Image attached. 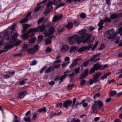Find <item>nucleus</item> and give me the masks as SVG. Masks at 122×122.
<instances>
[{
    "label": "nucleus",
    "mask_w": 122,
    "mask_h": 122,
    "mask_svg": "<svg viewBox=\"0 0 122 122\" xmlns=\"http://www.w3.org/2000/svg\"><path fill=\"white\" fill-rule=\"evenodd\" d=\"M107 66L108 65H107L102 66L101 64H98V63L95 64L94 65L93 67L90 69L89 74H91L93 73L95 71H97L98 69L101 70H103L106 68Z\"/></svg>",
    "instance_id": "nucleus-1"
},
{
    "label": "nucleus",
    "mask_w": 122,
    "mask_h": 122,
    "mask_svg": "<svg viewBox=\"0 0 122 122\" xmlns=\"http://www.w3.org/2000/svg\"><path fill=\"white\" fill-rule=\"evenodd\" d=\"M116 34L114 29H112L106 31L105 33L104 36H105L108 37L107 39H110L112 38H114L116 36Z\"/></svg>",
    "instance_id": "nucleus-2"
},
{
    "label": "nucleus",
    "mask_w": 122,
    "mask_h": 122,
    "mask_svg": "<svg viewBox=\"0 0 122 122\" xmlns=\"http://www.w3.org/2000/svg\"><path fill=\"white\" fill-rule=\"evenodd\" d=\"M55 31V28L53 27H51L49 29L48 32L47 30H46L44 31V33L45 36L48 37L52 35Z\"/></svg>",
    "instance_id": "nucleus-3"
},
{
    "label": "nucleus",
    "mask_w": 122,
    "mask_h": 122,
    "mask_svg": "<svg viewBox=\"0 0 122 122\" xmlns=\"http://www.w3.org/2000/svg\"><path fill=\"white\" fill-rule=\"evenodd\" d=\"M92 35L90 34L86 37L85 39L83 40V43H89L93 42L95 39L94 37H91Z\"/></svg>",
    "instance_id": "nucleus-4"
},
{
    "label": "nucleus",
    "mask_w": 122,
    "mask_h": 122,
    "mask_svg": "<svg viewBox=\"0 0 122 122\" xmlns=\"http://www.w3.org/2000/svg\"><path fill=\"white\" fill-rule=\"evenodd\" d=\"M74 38L76 40V43L78 44H79L83 41L84 37L83 36H79L77 35H74Z\"/></svg>",
    "instance_id": "nucleus-5"
},
{
    "label": "nucleus",
    "mask_w": 122,
    "mask_h": 122,
    "mask_svg": "<svg viewBox=\"0 0 122 122\" xmlns=\"http://www.w3.org/2000/svg\"><path fill=\"white\" fill-rule=\"evenodd\" d=\"M92 46V45L91 44L88 46H84L78 49L77 50V51L78 52H81L85 50H89L91 47Z\"/></svg>",
    "instance_id": "nucleus-6"
},
{
    "label": "nucleus",
    "mask_w": 122,
    "mask_h": 122,
    "mask_svg": "<svg viewBox=\"0 0 122 122\" xmlns=\"http://www.w3.org/2000/svg\"><path fill=\"white\" fill-rule=\"evenodd\" d=\"M72 103V102L71 100H67L63 103V105L64 107L67 108L68 107L71 105Z\"/></svg>",
    "instance_id": "nucleus-7"
},
{
    "label": "nucleus",
    "mask_w": 122,
    "mask_h": 122,
    "mask_svg": "<svg viewBox=\"0 0 122 122\" xmlns=\"http://www.w3.org/2000/svg\"><path fill=\"white\" fill-rule=\"evenodd\" d=\"M62 17L63 15L62 14L58 15H56L54 16L52 20V21L54 22H55L57 21L61 20L62 18Z\"/></svg>",
    "instance_id": "nucleus-8"
},
{
    "label": "nucleus",
    "mask_w": 122,
    "mask_h": 122,
    "mask_svg": "<svg viewBox=\"0 0 122 122\" xmlns=\"http://www.w3.org/2000/svg\"><path fill=\"white\" fill-rule=\"evenodd\" d=\"M74 35L71 36L68 39V41L71 45H72L76 43V42L74 38Z\"/></svg>",
    "instance_id": "nucleus-9"
},
{
    "label": "nucleus",
    "mask_w": 122,
    "mask_h": 122,
    "mask_svg": "<svg viewBox=\"0 0 122 122\" xmlns=\"http://www.w3.org/2000/svg\"><path fill=\"white\" fill-rule=\"evenodd\" d=\"M4 37L6 39L10 40V41L13 39L12 36L11 32L8 34L5 33L4 34Z\"/></svg>",
    "instance_id": "nucleus-10"
},
{
    "label": "nucleus",
    "mask_w": 122,
    "mask_h": 122,
    "mask_svg": "<svg viewBox=\"0 0 122 122\" xmlns=\"http://www.w3.org/2000/svg\"><path fill=\"white\" fill-rule=\"evenodd\" d=\"M37 27L38 30H39L41 32H42L44 31L46 28L44 23L42 24L40 26L38 25Z\"/></svg>",
    "instance_id": "nucleus-11"
},
{
    "label": "nucleus",
    "mask_w": 122,
    "mask_h": 122,
    "mask_svg": "<svg viewBox=\"0 0 122 122\" xmlns=\"http://www.w3.org/2000/svg\"><path fill=\"white\" fill-rule=\"evenodd\" d=\"M52 1H50L48 2L47 4V10H49L51 11L53 8V7L52 6V5L53 4Z\"/></svg>",
    "instance_id": "nucleus-12"
},
{
    "label": "nucleus",
    "mask_w": 122,
    "mask_h": 122,
    "mask_svg": "<svg viewBox=\"0 0 122 122\" xmlns=\"http://www.w3.org/2000/svg\"><path fill=\"white\" fill-rule=\"evenodd\" d=\"M86 30L84 29L79 31L78 33L81 35V36H83L85 37V36L87 35V34L86 33ZM87 34L88 35V34Z\"/></svg>",
    "instance_id": "nucleus-13"
},
{
    "label": "nucleus",
    "mask_w": 122,
    "mask_h": 122,
    "mask_svg": "<svg viewBox=\"0 0 122 122\" xmlns=\"http://www.w3.org/2000/svg\"><path fill=\"white\" fill-rule=\"evenodd\" d=\"M27 92L25 91H23L19 92L18 94V97L19 98H23L26 93Z\"/></svg>",
    "instance_id": "nucleus-14"
},
{
    "label": "nucleus",
    "mask_w": 122,
    "mask_h": 122,
    "mask_svg": "<svg viewBox=\"0 0 122 122\" xmlns=\"http://www.w3.org/2000/svg\"><path fill=\"white\" fill-rule=\"evenodd\" d=\"M53 37H55V36H51L46 38L45 40V41L46 42L45 45H46L49 44H51V39Z\"/></svg>",
    "instance_id": "nucleus-15"
},
{
    "label": "nucleus",
    "mask_w": 122,
    "mask_h": 122,
    "mask_svg": "<svg viewBox=\"0 0 122 122\" xmlns=\"http://www.w3.org/2000/svg\"><path fill=\"white\" fill-rule=\"evenodd\" d=\"M98 105L97 104L95 101L94 102V104L91 107V109L93 111H96L98 108Z\"/></svg>",
    "instance_id": "nucleus-16"
},
{
    "label": "nucleus",
    "mask_w": 122,
    "mask_h": 122,
    "mask_svg": "<svg viewBox=\"0 0 122 122\" xmlns=\"http://www.w3.org/2000/svg\"><path fill=\"white\" fill-rule=\"evenodd\" d=\"M19 34L18 33L16 32L14 33L12 36L13 39L11 41H9V43H14L16 40V38L18 36Z\"/></svg>",
    "instance_id": "nucleus-17"
},
{
    "label": "nucleus",
    "mask_w": 122,
    "mask_h": 122,
    "mask_svg": "<svg viewBox=\"0 0 122 122\" xmlns=\"http://www.w3.org/2000/svg\"><path fill=\"white\" fill-rule=\"evenodd\" d=\"M104 22L103 20H100L98 24V25L99 27L98 28V30H102L104 27V26H102L104 24Z\"/></svg>",
    "instance_id": "nucleus-18"
},
{
    "label": "nucleus",
    "mask_w": 122,
    "mask_h": 122,
    "mask_svg": "<svg viewBox=\"0 0 122 122\" xmlns=\"http://www.w3.org/2000/svg\"><path fill=\"white\" fill-rule=\"evenodd\" d=\"M14 46L13 44H6L4 46V48L5 49V50H8V49L12 48Z\"/></svg>",
    "instance_id": "nucleus-19"
},
{
    "label": "nucleus",
    "mask_w": 122,
    "mask_h": 122,
    "mask_svg": "<svg viewBox=\"0 0 122 122\" xmlns=\"http://www.w3.org/2000/svg\"><path fill=\"white\" fill-rule=\"evenodd\" d=\"M69 48L68 46L64 45L61 49V51L62 52H66L67 51Z\"/></svg>",
    "instance_id": "nucleus-20"
},
{
    "label": "nucleus",
    "mask_w": 122,
    "mask_h": 122,
    "mask_svg": "<svg viewBox=\"0 0 122 122\" xmlns=\"http://www.w3.org/2000/svg\"><path fill=\"white\" fill-rule=\"evenodd\" d=\"M42 6H42V5H41V4L39 3H38L37 6L35 8L34 10V12L36 13L38 11Z\"/></svg>",
    "instance_id": "nucleus-21"
},
{
    "label": "nucleus",
    "mask_w": 122,
    "mask_h": 122,
    "mask_svg": "<svg viewBox=\"0 0 122 122\" xmlns=\"http://www.w3.org/2000/svg\"><path fill=\"white\" fill-rule=\"evenodd\" d=\"M73 24L72 23L70 22L68 23L65 26L68 30H70L73 27Z\"/></svg>",
    "instance_id": "nucleus-22"
},
{
    "label": "nucleus",
    "mask_w": 122,
    "mask_h": 122,
    "mask_svg": "<svg viewBox=\"0 0 122 122\" xmlns=\"http://www.w3.org/2000/svg\"><path fill=\"white\" fill-rule=\"evenodd\" d=\"M95 101L97 104L98 105L99 109H100L103 106V104L102 101Z\"/></svg>",
    "instance_id": "nucleus-23"
},
{
    "label": "nucleus",
    "mask_w": 122,
    "mask_h": 122,
    "mask_svg": "<svg viewBox=\"0 0 122 122\" xmlns=\"http://www.w3.org/2000/svg\"><path fill=\"white\" fill-rule=\"evenodd\" d=\"M54 70V68L52 66H50L45 71L46 73H48Z\"/></svg>",
    "instance_id": "nucleus-24"
},
{
    "label": "nucleus",
    "mask_w": 122,
    "mask_h": 122,
    "mask_svg": "<svg viewBox=\"0 0 122 122\" xmlns=\"http://www.w3.org/2000/svg\"><path fill=\"white\" fill-rule=\"evenodd\" d=\"M38 31V27L36 28H34L33 29L32 28H30L29 29L28 31V32L29 33H31V32H36Z\"/></svg>",
    "instance_id": "nucleus-25"
},
{
    "label": "nucleus",
    "mask_w": 122,
    "mask_h": 122,
    "mask_svg": "<svg viewBox=\"0 0 122 122\" xmlns=\"http://www.w3.org/2000/svg\"><path fill=\"white\" fill-rule=\"evenodd\" d=\"M76 98H74L73 100V103L72 105V107H73L74 106H75V107H76L78 104H79V102H76L75 105V104L76 102Z\"/></svg>",
    "instance_id": "nucleus-26"
},
{
    "label": "nucleus",
    "mask_w": 122,
    "mask_h": 122,
    "mask_svg": "<svg viewBox=\"0 0 122 122\" xmlns=\"http://www.w3.org/2000/svg\"><path fill=\"white\" fill-rule=\"evenodd\" d=\"M36 40V37H33L32 38L29 40V43L31 45L33 44L35 42Z\"/></svg>",
    "instance_id": "nucleus-27"
},
{
    "label": "nucleus",
    "mask_w": 122,
    "mask_h": 122,
    "mask_svg": "<svg viewBox=\"0 0 122 122\" xmlns=\"http://www.w3.org/2000/svg\"><path fill=\"white\" fill-rule=\"evenodd\" d=\"M111 73L110 72H109L107 73H105L100 78L101 80H104L105 78H107V76L109 75Z\"/></svg>",
    "instance_id": "nucleus-28"
},
{
    "label": "nucleus",
    "mask_w": 122,
    "mask_h": 122,
    "mask_svg": "<svg viewBox=\"0 0 122 122\" xmlns=\"http://www.w3.org/2000/svg\"><path fill=\"white\" fill-rule=\"evenodd\" d=\"M29 33V32H28V31L26 34L22 35L21 36V37L23 39L25 40L26 39L28 38L29 36V35H28Z\"/></svg>",
    "instance_id": "nucleus-29"
},
{
    "label": "nucleus",
    "mask_w": 122,
    "mask_h": 122,
    "mask_svg": "<svg viewBox=\"0 0 122 122\" xmlns=\"http://www.w3.org/2000/svg\"><path fill=\"white\" fill-rule=\"evenodd\" d=\"M74 84H68L66 88L67 90H69L71 89L74 86Z\"/></svg>",
    "instance_id": "nucleus-30"
},
{
    "label": "nucleus",
    "mask_w": 122,
    "mask_h": 122,
    "mask_svg": "<svg viewBox=\"0 0 122 122\" xmlns=\"http://www.w3.org/2000/svg\"><path fill=\"white\" fill-rule=\"evenodd\" d=\"M118 16V15L117 14H114L110 15V17L111 19H113L116 18Z\"/></svg>",
    "instance_id": "nucleus-31"
},
{
    "label": "nucleus",
    "mask_w": 122,
    "mask_h": 122,
    "mask_svg": "<svg viewBox=\"0 0 122 122\" xmlns=\"http://www.w3.org/2000/svg\"><path fill=\"white\" fill-rule=\"evenodd\" d=\"M28 20V18H26L25 17V18L24 19H22L20 21L19 23L21 24L24 23L27 21Z\"/></svg>",
    "instance_id": "nucleus-32"
},
{
    "label": "nucleus",
    "mask_w": 122,
    "mask_h": 122,
    "mask_svg": "<svg viewBox=\"0 0 122 122\" xmlns=\"http://www.w3.org/2000/svg\"><path fill=\"white\" fill-rule=\"evenodd\" d=\"M28 53H29L34 54L35 53V50L32 48L28 49L27 50Z\"/></svg>",
    "instance_id": "nucleus-33"
},
{
    "label": "nucleus",
    "mask_w": 122,
    "mask_h": 122,
    "mask_svg": "<svg viewBox=\"0 0 122 122\" xmlns=\"http://www.w3.org/2000/svg\"><path fill=\"white\" fill-rule=\"evenodd\" d=\"M77 47H76L72 46L70 48V52L71 53L72 52L75 51L77 49Z\"/></svg>",
    "instance_id": "nucleus-34"
},
{
    "label": "nucleus",
    "mask_w": 122,
    "mask_h": 122,
    "mask_svg": "<svg viewBox=\"0 0 122 122\" xmlns=\"http://www.w3.org/2000/svg\"><path fill=\"white\" fill-rule=\"evenodd\" d=\"M44 37L42 35H39L38 37V41L39 42H41L44 38Z\"/></svg>",
    "instance_id": "nucleus-35"
},
{
    "label": "nucleus",
    "mask_w": 122,
    "mask_h": 122,
    "mask_svg": "<svg viewBox=\"0 0 122 122\" xmlns=\"http://www.w3.org/2000/svg\"><path fill=\"white\" fill-rule=\"evenodd\" d=\"M116 92L115 91H112L110 93V97H111L113 96L116 95Z\"/></svg>",
    "instance_id": "nucleus-36"
},
{
    "label": "nucleus",
    "mask_w": 122,
    "mask_h": 122,
    "mask_svg": "<svg viewBox=\"0 0 122 122\" xmlns=\"http://www.w3.org/2000/svg\"><path fill=\"white\" fill-rule=\"evenodd\" d=\"M53 2L55 5H58L61 2V0H54Z\"/></svg>",
    "instance_id": "nucleus-37"
},
{
    "label": "nucleus",
    "mask_w": 122,
    "mask_h": 122,
    "mask_svg": "<svg viewBox=\"0 0 122 122\" xmlns=\"http://www.w3.org/2000/svg\"><path fill=\"white\" fill-rule=\"evenodd\" d=\"M79 16L82 19H85L86 17V14L84 13H82L80 14Z\"/></svg>",
    "instance_id": "nucleus-38"
},
{
    "label": "nucleus",
    "mask_w": 122,
    "mask_h": 122,
    "mask_svg": "<svg viewBox=\"0 0 122 122\" xmlns=\"http://www.w3.org/2000/svg\"><path fill=\"white\" fill-rule=\"evenodd\" d=\"M89 60H87V61L84 62L83 63V66L84 67H86L89 64Z\"/></svg>",
    "instance_id": "nucleus-39"
},
{
    "label": "nucleus",
    "mask_w": 122,
    "mask_h": 122,
    "mask_svg": "<svg viewBox=\"0 0 122 122\" xmlns=\"http://www.w3.org/2000/svg\"><path fill=\"white\" fill-rule=\"evenodd\" d=\"M102 73L100 72H98L97 73L94 75V77L98 78L101 75Z\"/></svg>",
    "instance_id": "nucleus-40"
},
{
    "label": "nucleus",
    "mask_w": 122,
    "mask_h": 122,
    "mask_svg": "<svg viewBox=\"0 0 122 122\" xmlns=\"http://www.w3.org/2000/svg\"><path fill=\"white\" fill-rule=\"evenodd\" d=\"M24 120L26 122H31L30 117H24Z\"/></svg>",
    "instance_id": "nucleus-41"
},
{
    "label": "nucleus",
    "mask_w": 122,
    "mask_h": 122,
    "mask_svg": "<svg viewBox=\"0 0 122 122\" xmlns=\"http://www.w3.org/2000/svg\"><path fill=\"white\" fill-rule=\"evenodd\" d=\"M103 20L104 22H111V20L108 17H105L104 19Z\"/></svg>",
    "instance_id": "nucleus-42"
},
{
    "label": "nucleus",
    "mask_w": 122,
    "mask_h": 122,
    "mask_svg": "<svg viewBox=\"0 0 122 122\" xmlns=\"http://www.w3.org/2000/svg\"><path fill=\"white\" fill-rule=\"evenodd\" d=\"M52 49L50 47H48L45 50V51L47 53L50 52L52 50Z\"/></svg>",
    "instance_id": "nucleus-43"
},
{
    "label": "nucleus",
    "mask_w": 122,
    "mask_h": 122,
    "mask_svg": "<svg viewBox=\"0 0 122 122\" xmlns=\"http://www.w3.org/2000/svg\"><path fill=\"white\" fill-rule=\"evenodd\" d=\"M86 76L83 73L81 74L79 77V79H83L85 78Z\"/></svg>",
    "instance_id": "nucleus-44"
},
{
    "label": "nucleus",
    "mask_w": 122,
    "mask_h": 122,
    "mask_svg": "<svg viewBox=\"0 0 122 122\" xmlns=\"http://www.w3.org/2000/svg\"><path fill=\"white\" fill-rule=\"evenodd\" d=\"M70 72V71L68 70H66L64 73V75H65L66 77V76L68 77L69 75V74H68V73H69Z\"/></svg>",
    "instance_id": "nucleus-45"
},
{
    "label": "nucleus",
    "mask_w": 122,
    "mask_h": 122,
    "mask_svg": "<svg viewBox=\"0 0 122 122\" xmlns=\"http://www.w3.org/2000/svg\"><path fill=\"white\" fill-rule=\"evenodd\" d=\"M66 77L64 75L61 76L59 79V80L61 81H60L59 82V83H60L61 82H62L63 80L64 79L66 78Z\"/></svg>",
    "instance_id": "nucleus-46"
},
{
    "label": "nucleus",
    "mask_w": 122,
    "mask_h": 122,
    "mask_svg": "<svg viewBox=\"0 0 122 122\" xmlns=\"http://www.w3.org/2000/svg\"><path fill=\"white\" fill-rule=\"evenodd\" d=\"M44 17H43L40 18L38 21L37 23L38 24L41 23L42 21H43L44 19Z\"/></svg>",
    "instance_id": "nucleus-47"
},
{
    "label": "nucleus",
    "mask_w": 122,
    "mask_h": 122,
    "mask_svg": "<svg viewBox=\"0 0 122 122\" xmlns=\"http://www.w3.org/2000/svg\"><path fill=\"white\" fill-rule=\"evenodd\" d=\"M105 46L104 44H101L99 48H98V50H101L103 48H104Z\"/></svg>",
    "instance_id": "nucleus-48"
},
{
    "label": "nucleus",
    "mask_w": 122,
    "mask_h": 122,
    "mask_svg": "<svg viewBox=\"0 0 122 122\" xmlns=\"http://www.w3.org/2000/svg\"><path fill=\"white\" fill-rule=\"evenodd\" d=\"M37 61L36 60H34L32 61L30 63V66H33L36 65L37 63Z\"/></svg>",
    "instance_id": "nucleus-49"
},
{
    "label": "nucleus",
    "mask_w": 122,
    "mask_h": 122,
    "mask_svg": "<svg viewBox=\"0 0 122 122\" xmlns=\"http://www.w3.org/2000/svg\"><path fill=\"white\" fill-rule=\"evenodd\" d=\"M38 110L40 112H41L42 111L45 112L46 111V108L45 107H44L43 108L39 109Z\"/></svg>",
    "instance_id": "nucleus-50"
},
{
    "label": "nucleus",
    "mask_w": 122,
    "mask_h": 122,
    "mask_svg": "<svg viewBox=\"0 0 122 122\" xmlns=\"http://www.w3.org/2000/svg\"><path fill=\"white\" fill-rule=\"evenodd\" d=\"M28 80L27 79H25L21 81L20 82V83L19 84H24L26 83L27 82H26Z\"/></svg>",
    "instance_id": "nucleus-51"
},
{
    "label": "nucleus",
    "mask_w": 122,
    "mask_h": 122,
    "mask_svg": "<svg viewBox=\"0 0 122 122\" xmlns=\"http://www.w3.org/2000/svg\"><path fill=\"white\" fill-rule=\"evenodd\" d=\"M93 83H96V82L99 81V80L98 78H96L94 76L93 79Z\"/></svg>",
    "instance_id": "nucleus-52"
},
{
    "label": "nucleus",
    "mask_w": 122,
    "mask_h": 122,
    "mask_svg": "<svg viewBox=\"0 0 122 122\" xmlns=\"http://www.w3.org/2000/svg\"><path fill=\"white\" fill-rule=\"evenodd\" d=\"M16 24H14V25H12V26L11 27L10 29H11V30H12V31L11 32L13 31H15V26H16Z\"/></svg>",
    "instance_id": "nucleus-53"
},
{
    "label": "nucleus",
    "mask_w": 122,
    "mask_h": 122,
    "mask_svg": "<svg viewBox=\"0 0 122 122\" xmlns=\"http://www.w3.org/2000/svg\"><path fill=\"white\" fill-rule=\"evenodd\" d=\"M21 41L20 40H19L14 43V46H17L20 44L21 43Z\"/></svg>",
    "instance_id": "nucleus-54"
},
{
    "label": "nucleus",
    "mask_w": 122,
    "mask_h": 122,
    "mask_svg": "<svg viewBox=\"0 0 122 122\" xmlns=\"http://www.w3.org/2000/svg\"><path fill=\"white\" fill-rule=\"evenodd\" d=\"M23 28H25L26 29H27V28L29 27L30 26V25L25 24L24 25H23Z\"/></svg>",
    "instance_id": "nucleus-55"
},
{
    "label": "nucleus",
    "mask_w": 122,
    "mask_h": 122,
    "mask_svg": "<svg viewBox=\"0 0 122 122\" xmlns=\"http://www.w3.org/2000/svg\"><path fill=\"white\" fill-rule=\"evenodd\" d=\"M95 56L94 55L93 56H92V57L89 60H89V61H90L91 62H92V61H94V60H95V58L96 57H95Z\"/></svg>",
    "instance_id": "nucleus-56"
},
{
    "label": "nucleus",
    "mask_w": 122,
    "mask_h": 122,
    "mask_svg": "<svg viewBox=\"0 0 122 122\" xmlns=\"http://www.w3.org/2000/svg\"><path fill=\"white\" fill-rule=\"evenodd\" d=\"M39 46L38 45H36L34 46L33 49L35 51L38 50V47Z\"/></svg>",
    "instance_id": "nucleus-57"
},
{
    "label": "nucleus",
    "mask_w": 122,
    "mask_h": 122,
    "mask_svg": "<svg viewBox=\"0 0 122 122\" xmlns=\"http://www.w3.org/2000/svg\"><path fill=\"white\" fill-rule=\"evenodd\" d=\"M63 104L62 103H60L57 104L56 106V107H59L60 108H61L62 107Z\"/></svg>",
    "instance_id": "nucleus-58"
},
{
    "label": "nucleus",
    "mask_w": 122,
    "mask_h": 122,
    "mask_svg": "<svg viewBox=\"0 0 122 122\" xmlns=\"http://www.w3.org/2000/svg\"><path fill=\"white\" fill-rule=\"evenodd\" d=\"M81 60V59L80 58H77L76 59L74 60H73V62L74 63H76L77 64V65L78 63L77 62V61L79 60Z\"/></svg>",
    "instance_id": "nucleus-59"
},
{
    "label": "nucleus",
    "mask_w": 122,
    "mask_h": 122,
    "mask_svg": "<svg viewBox=\"0 0 122 122\" xmlns=\"http://www.w3.org/2000/svg\"><path fill=\"white\" fill-rule=\"evenodd\" d=\"M80 70V68L79 67H78L77 68H76L74 70V71H75V73H76L78 74L79 73V72Z\"/></svg>",
    "instance_id": "nucleus-60"
},
{
    "label": "nucleus",
    "mask_w": 122,
    "mask_h": 122,
    "mask_svg": "<svg viewBox=\"0 0 122 122\" xmlns=\"http://www.w3.org/2000/svg\"><path fill=\"white\" fill-rule=\"evenodd\" d=\"M80 122V120L79 119H76L75 118H74L71 121V122Z\"/></svg>",
    "instance_id": "nucleus-61"
},
{
    "label": "nucleus",
    "mask_w": 122,
    "mask_h": 122,
    "mask_svg": "<svg viewBox=\"0 0 122 122\" xmlns=\"http://www.w3.org/2000/svg\"><path fill=\"white\" fill-rule=\"evenodd\" d=\"M83 73L86 76H87L88 75V69H86L84 70V73Z\"/></svg>",
    "instance_id": "nucleus-62"
},
{
    "label": "nucleus",
    "mask_w": 122,
    "mask_h": 122,
    "mask_svg": "<svg viewBox=\"0 0 122 122\" xmlns=\"http://www.w3.org/2000/svg\"><path fill=\"white\" fill-rule=\"evenodd\" d=\"M32 12H28L27 14L25 16V17L26 18H28L31 15V14Z\"/></svg>",
    "instance_id": "nucleus-63"
},
{
    "label": "nucleus",
    "mask_w": 122,
    "mask_h": 122,
    "mask_svg": "<svg viewBox=\"0 0 122 122\" xmlns=\"http://www.w3.org/2000/svg\"><path fill=\"white\" fill-rule=\"evenodd\" d=\"M37 114L36 113H35L33 115L32 118V120H35L37 118Z\"/></svg>",
    "instance_id": "nucleus-64"
}]
</instances>
